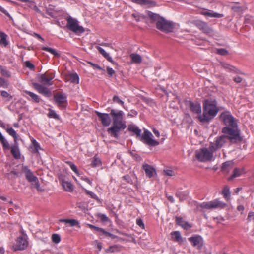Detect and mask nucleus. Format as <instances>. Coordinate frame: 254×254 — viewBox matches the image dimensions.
Instances as JSON below:
<instances>
[{"label":"nucleus","instance_id":"obj_1","mask_svg":"<svg viewBox=\"0 0 254 254\" xmlns=\"http://www.w3.org/2000/svg\"><path fill=\"white\" fill-rule=\"evenodd\" d=\"M219 120L225 126L222 128V133L235 137L241 136V130L238 127L237 120L229 111H224L219 115Z\"/></svg>","mask_w":254,"mask_h":254},{"label":"nucleus","instance_id":"obj_2","mask_svg":"<svg viewBox=\"0 0 254 254\" xmlns=\"http://www.w3.org/2000/svg\"><path fill=\"white\" fill-rule=\"evenodd\" d=\"M110 115L113 119V124L107 129V132L111 137L118 139L119 132L127 127L126 121H124V112L121 110L112 109Z\"/></svg>","mask_w":254,"mask_h":254},{"label":"nucleus","instance_id":"obj_3","mask_svg":"<svg viewBox=\"0 0 254 254\" xmlns=\"http://www.w3.org/2000/svg\"><path fill=\"white\" fill-rule=\"evenodd\" d=\"M110 115L113 119V124L107 129V132L111 137L118 139L119 132L127 127L126 121H124V112L121 110L112 109Z\"/></svg>","mask_w":254,"mask_h":254},{"label":"nucleus","instance_id":"obj_4","mask_svg":"<svg viewBox=\"0 0 254 254\" xmlns=\"http://www.w3.org/2000/svg\"><path fill=\"white\" fill-rule=\"evenodd\" d=\"M219 108L215 100L206 99L203 103V114L198 116L201 122H209L217 114Z\"/></svg>","mask_w":254,"mask_h":254},{"label":"nucleus","instance_id":"obj_5","mask_svg":"<svg viewBox=\"0 0 254 254\" xmlns=\"http://www.w3.org/2000/svg\"><path fill=\"white\" fill-rule=\"evenodd\" d=\"M127 129L135 134L136 138L148 145L155 146L159 144V142L152 139L153 135L147 129L144 130L142 135L141 134V130L135 125H128Z\"/></svg>","mask_w":254,"mask_h":254},{"label":"nucleus","instance_id":"obj_6","mask_svg":"<svg viewBox=\"0 0 254 254\" xmlns=\"http://www.w3.org/2000/svg\"><path fill=\"white\" fill-rule=\"evenodd\" d=\"M228 140L232 143H236L242 140L241 136H236L233 137L228 134L223 133V135L217 137L214 142H211L210 144V149L215 152L221 148L224 144Z\"/></svg>","mask_w":254,"mask_h":254},{"label":"nucleus","instance_id":"obj_7","mask_svg":"<svg viewBox=\"0 0 254 254\" xmlns=\"http://www.w3.org/2000/svg\"><path fill=\"white\" fill-rule=\"evenodd\" d=\"M39 81L41 83H33V87L38 92L47 97L51 96L52 93L49 89L45 85L51 86L53 84L52 81L46 76L45 73L42 74L39 76Z\"/></svg>","mask_w":254,"mask_h":254},{"label":"nucleus","instance_id":"obj_8","mask_svg":"<svg viewBox=\"0 0 254 254\" xmlns=\"http://www.w3.org/2000/svg\"><path fill=\"white\" fill-rule=\"evenodd\" d=\"M214 151L209 148H202L197 150L195 152V156L197 160L201 162H210L214 160L213 153Z\"/></svg>","mask_w":254,"mask_h":254},{"label":"nucleus","instance_id":"obj_9","mask_svg":"<svg viewBox=\"0 0 254 254\" xmlns=\"http://www.w3.org/2000/svg\"><path fill=\"white\" fill-rule=\"evenodd\" d=\"M67 24L66 27L71 31L76 34H80L84 32L83 27L80 26L77 19L68 16L66 18Z\"/></svg>","mask_w":254,"mask_h":254},{"label":"nucleus","instance_id":"obj_10","mask_svg":"<svg viewBox=\"0 0 254 254\" xmlns=\"http://www.w3.org/2000/svg\"><path fill=\"white\" fill-rule=\"evenodd\" d=\"M156 28L166 33L172 32L174 28V23L170 21L166 20L165 18L161 17L157 22L156 23Z\"/></svg>","mask_w":254,"mask_h":254},{"label":"nucleus","instance_id":"obj_11","mask_svg":"<svg viewBox=\"0 0 254 254\" xmlns=\"http://www.w3.org/2000/svg\"><path fill=\"white\" fill-rule=\"evenodd\" d=\"M22 171L25 173V177L27 181L34 185L37 190H40V184L38 178L34 176L33 172L27 166L22 165Z\"/></svg>","mask_w":254,"mask_h":254},{"label":"nucleus","instance_id":"obj_12","mask_svg":"<svg viewBox=\"0 0 254 254\" xmlns=\"http://www.w3.org/2000/svg\"><path fill=\"white\" fill-rule=\"evenodd\" d=\"M226 204L222 201L215 199L209 202H203L200 205L202 208L211 209L217 208H223L226 206Z\"/></svg>","mask_w":254,"mask_h":254},{"label":"nucleus","instance_id":"obj_13","mask_svg":"<svg viewBox=\"0 0 254 254\" xmlns=\"http://www.w3.org/2000/svg\"><path fill=\"white\" fill-rule=\"evenodd\" d=\"M194 24L203 33L209 36L213 35V29L207 23L200 20H196L194 21Z\"/></svg>","mask_w":254,"mask_h":254},{"label":"nucleus","instance_id":"obj_14","mask_svg":"<svg viewBox=\"0 0 254 254\" xmlns=\"http://www.w3.org/2000/svg\"><path fill=\"white\" fill-rule=\"evenodd\" d=\"M54 99L55 103L60 108H64L67 104L66 96L61 93H58L54 95Z\"/></svg>","mask_w":254,"mask_h":254},{"label":"nucleus","instance_id":"obj_15","mask_svg":"<svg viewBox=\"0 0 254 254\" xmlns=\"http://www.w3.org/2000/svg\"><path fill=\"white\" fill-rule=\"evenodd\" d=\"M28 245V242L26 238L19 236L17 239L16 244L13 246V250L15 251L24 250L27 248Z\"/></svg>","mask_w":254,"mask_h":254},{"label":"nucleus","instance_id":"obj_16","mask_svg":"<svg viewBox=\"0 0 254 254\" xmlns=\"http://www.w3.org/2000/svg\"><path fill=\"white\" fill-rule=\"evenodd\" d=\"M95 113L104 127L109 126L112 121L110 114L101 113L98 111H95Z\"/></svg>","mask_w":254,"mask_h":254},{"label":"nucleus","instance_id":"obj_17","mask_svg":"<svg viewBox=\"0 0 254 254\" xmlns=\"http://www.w3.org/2000/svg\"><path fill=\"white\" fill-rule=\"evenodd\" d=\"M188 240L193 247L198 250H201L203 246V239L200 235H194L189 238Z\"/></svg>","mask_w":254,"mask_h":254},{"label":"nucleus","instance_id":"obj_18","mask_svg":"<svg viewBox=\"0 0 254 254\" xmlns=\"http://www.w3.org/2000/svg\"><path fill=\"white\" fill-rule=\"evenodd\" d=\"M187 105L190 108V110L193 113L198 114L199 116L201 115V107L199 103L190 101L188 102Z\"/></svg>","mask_w":254,"mask_h":254},{"label":"nucleus","instance_id":"obj_19","mask_svg":"<svg viewBox=\"0 0 254 254\" xmlns=\"http://www.w3.org/2000/svg\"><path fill=\"white\" fill-rule=\"evenodd\" d=\"M131 2L141 6L148 7L156 6V2L151 0H130Z\"/></svg>","mask_w":254,"mask_h":254},{"label":"nucleus","instance_id":"obj_20","mask_svg":"<svg viewBox=\"0 0 254 254\" xmlns=\"http://www.w3.org/2000/svg\"><path fill=\"white\" fill-rule=\"evenodd\" d=\"M142 168L144 170L146 175L149 177L151 178L156 174L155 169L151 165L147 164H143Z\"/></svg>","mask_w":254,"mask_h":254},{"label":"nucleus","instance_id":"obj_21","mask_svg":"<svg viewBox=\"0 0 254 254\" xmlns=\"http://www.w3.org/2000/svg\"><path fill=\"white\" fill-rule=\"evenodd\" d=\"M11 153L13 157L16 159H19L20 158V152L19 149L17 142H14V144L10 148Z\"/></svg>","mask_w":254,"mask_h":254},{"label":"nucleus","instance_id":"obj_22","mask_svg":"<svg viewBox=\"0 0 254 254\" xmlns=\"http://www.w3.org/2000/svg\"><path fill=\"white\" fill-rule=\"evenodd\" d=\"M201 14L206 17L221 18L224 17L223 14H220L215 12L212 10H203L201 12Z\"/></svg>","mask_w":254,"mask_h":254},{"label":"nucleus","instance_id":"obj_23","mask_svg":"<svg viewBox=\"0 0 254 254\" xmlns=\"http://www.w3.org/2000/svg\"><path fill=\"white\" fill-rule=\"evenodd\" d=\"M221 65L223 68L225 69L226 70H227L230 72H233L236 73H241L240 71L238 69L236 68L235 66H232L227 63H222Z\"/></svg>","mask_w":254,"mask_h":254},{"label":"nucleus","instance_id":"obj_24","mask_svg":"<svg viewBox=\"0 0 254 254\" xmlns=\"http://www.w3.org/2000/svg\"><path fill=\"white\" fill-rule=\"evenodd\" d=\"M233 163L232 161H227L223 163L221 170L224 173H228L233 168Z\"/></svg>","mask_w":254,"mask_h":254},{"label":"nucleus","instance_id":"obj_25","mask_svg":"<svg viewBox=\"0 0 254 254\" xmlns=\"http://www.w3.org/2000/svg\"><path fill=\"white\" fill-rule=\"evenodd\" d=\"M146 13L148 17L150 18V22L151 23L155 22H156V23L157 22V21H159L162 17L159 14L153 13L150 11H147Z\"/></svg>","mask_w":254,"mask_h":254},{"label":"nucleus","instance_id":"obj_26","mask_svg":"<svg viewBox=\"0 0 254 254\" xmlns=\"http://www.w3.org/2000/svg\"><path fill=\"white\" fill-rule=\"evenodd\" d=\"M96 49L98 50L99 52L102 54L103 56L109 62L112 63V64H114V62L113 60L112 57L102 48L100 46H96Z\"/></svg>","mask_w":254,"mask_h":254},{"label":"nucleus","instance_id":"obj_27","mask_svg":"<svg viewBox=\"0 0 254 254\" xmlns=\"http://www.w3.org/2000/svg\"><path fill=\"white\" fill-rule=\"evenodd\" d=\"M244 173V171L243 168H236L233 170V174L228 178V180H232L234 178L241 176Z\"/></svg>","mask_w":254,"mask_h":254},{"label":"nucleus","instance_id":"obj_28","mask_svg":"<svg viewBox=\"0 0 254 254\" xmlns=\"http://www.w3.org/2000/svg\"><path fill=\"white\" fill-rule=\"evenodd\" d=\"M62 186L66 191L72 192L73 190V185L70 182L63 181Z\"/></svg>","mask_w":254,"mask_h":254},{"label":"nucleus","instance_id":"obj_29","mask_svg":"<svg viewBox=\"0 0 254 254\" xmlns=\"http://www.w3.org/2000/svg\"><path fill=\"white\" fill-rule=\"evenodd\" d=\"M24 92L28 96H29L31 98V99L35 102L36 103H39L40 101V97L37 95V94L32 92H30V91H27V90H25L24 91Z\"/></svg>","mask_w":254,"mask_h":254},{"label":"nucleus","instance_id":"obj_30","mask_svg":"<svg viewBox=\"0 0 254 254\" xmlns=\"http://www.w3.org/2000/svg\"><path fill=\"white\" fill-rule=\"evenodd\" d=\"M132 62L135 64H140L142 62V58L140 55L132 53L130 55Z\"/></svg>","mask_w":254,"mask_h":254},{"label":"nucleus","instance_id":"obj_31","mask_svg":"<svg viewBox=\"0 0 254 254\" xmlns=\"http://www.w3.org/2000/svg\"><path fill=\"white\" fill-rule=\"evenodd\" d=\"M59 221L61 222H65L66 223H68L72 227L74 226H78V227H80L78 221L75 219H60Z\"/></svg>","mask_w":254,"mask_h":254},{"label":"nucleus","instance_id":"obj_32","mask_svg":"<svg viewBox=\"0 0 254 254\" xmlns=\"http://www.w3.org/2000/svg\"><path fill=\"white\" fill-rule=\"evenodd\" d=\"M0 72L1 75L3 77L10 78L11 77V73L9 71L7 68L0 65Z\"/></svg>","mask_w":254,"mask_h":254},{"label":"nucleus","instance_id":"obj_33","mask_svg":"<svg viewBox=\"0 0 254 254\" xmlns=\"http://www.w3.org/2000/svg\"><path fill=\"white\" fill-rule=\"evenodd\" d=\"M188 195V193L186 191H177L176 193V196L178 197L181 201L186 199Z\"/></svg>","mask_w":254,"mask_h":254},{"label":"nucleus","instance_id":"obj_34","mask_svg":"<svg viewBox=\"0 0 254 254\" xmlns=\"http://www.w3.org/2000/svg\"><path fill=\"white\" fill-rule=\"evenodd\" d=\"M69 80L71 83L78 84L79 81V78L77 73H69Z\"/></svg>","mask_w":254,"mask_h":254},{"label":"nucleus","instance_id":"obj_35","mask_svg":"<svg viewBox=\"0 0 254 254\" xmlns=\"http://www.w3.org/2000/svg\"><path fill=\"white\" fill-rule=\"evenodd\" d=\"M6 132L12 137H13L14 142H17L18 135L16 131L12 128L9 127L6 129Z\"/></svg>","mask_w":254,"mask_h":254},{"label":"nucleus","instance_id":"obj_36","mask_svg":"<svg viewBox=\"0 0 254 254\" xmlns=\"http://www.w3.org/2000/svg\"><path fill=\"white\" fill-rule=\"evenodd\" d=\"M0 44L6 46L8 44L6 40L7 35L4 33L0 32Z\"/></svg>","mask_w":254,"mask_h":254},{"label":"nucleus","instance_id":"obj_37","mask_svg":"<svg viewBox=\"0 0 254 254\" xmlns=\"http://www.w3.org/2000/svg\"><path fill=\"white\" fill-rule=\"evenodd\" d=\"M42 50L46 51H48L51 53L52 54L54 55L56 57H60V55L59 54L55 49L49 48V47H43L42 48Z\"/></svg>","mask_w":254,"mask_h":254},{"label":"nucleus","instance_id":"obj_38","mask_svg":"<svg viewBox=\"0 0 254 254\" xmlns=\"http://www.w3.org/2000/svg\"><path fill=\"white\" fill-rule=\"evenodd\" d=\"M172 238L176 241L179 242L182 240L181 234L179 231H174L171 233Z\"/></svg>","mask_w":254,"mask_h":254},{"label":"nucleus","instance_id":"obj_39","mask_svg":"<svg viewBox=\"0 0 254 254\" xmlns=\"http://www.w3.org/2000/svg\"><path fill=\"white\" fill-rule=\"evenodd\" d=\"M101 164V161L100 159L99 158L96 157V156H94V157L93 158V160L91 161V165L92 166V167H96L100 166Z\"/></svg>","mask_w":254,"mask_h":254},{"label":"nucleus","instance_id":"obj_40","mask_svg":"<svg viewBox=\"0 0 254 254\" xmlns=\"http://www.w3.org/2000/svg\"><path fill=\"white\" fill-rule=\"evenodd\" d=\"M229 190H230L229 188L227 186H226L224 187L222 193H223L224 197L225 199H228L230 197V192Z\"/></svg>","mask_w":254,"mask_h":254},{"label":"nucleus","instance_id":"obj_41","mask_svg":"<svg viewBox=\"0 0 254 254\" xmlns=\"http://www.w3.org/2000/svg\"><path fill=\"white\" fill-rule=\"evenodd\" d=\"M48 116L50 118H54L55 119H59V116L56 114V113L51 109H49V112L48 114Z\"/></svg>","mask_w":254,"mask_h":254},{"label":"nucleus","instance_id":"obj_42","mask_svg":"<svg viewBox=\"0 0 254 254\" xmlns=\"http://www.w3.org/2000/svg\"><path fill=\"white\" fill-rule=\"evenodd\" d=\"M0 142L1 143L3 150H9L10 148L9 143L7 142V141L5 139V138H3L1 140H0Z\"/></svg>","mask_w":254,"mask_h":254},{"label":"nucleus","instance_id":"obj_43","mask_svg":"<svg viewBox=\"0 0 254 254\" xmlns=\"http://www.w3.org/2000/svg\"><path fill=\"white\" fill-rule=\"evenodd\" d=\"M231 9L235 12L237 13H242L243 11L242 7L237 5H234L231 7Z\"/></svg>","mask_w":254,"mask_h":254},{"label":"nucleus","instance_id":"obj_44","mask_svg":"<svg viewBox=\"0 0 254 254\" xmlns=\"http://www.w3.org/2000/svg\"><path fill=\"white\" fill-rule=\"evenodd\" d=\"M0 95L3 98H7L8 101L12 99V96L6 91H1Z\"/></svg>","mask_w":254,"mask_h":254},{"label":"nucleus","instance_id":"obj_45","mask_svg":"<svg viewBox=\"0 0 254 254\" xmlns=\"http://www.w3.org/2000/svg\"><path fill=\"white\" fill-rule=\"evenodd\" d=\"M66 163L70 166V168L75 173L79 175V171L77 168V167L72 162L67 161L66 162Z\"/></svg>","mask_w":254,"mask_h":254},{"label":"nucleus","instance_id":"obj_46","mask_svg":"<svg viewBox=\"0 0 254 254\" xmlns=\"http://www.w3.org/2000/svg\"><path fill=\"white\" fill-rule=\"evenodd\" d=\"M216 53L222 56L228 54V51L224 48H220L216 50Z\"/></svg>","mask_w":254,"mask_h":254},{"label":"nucleus","instance_id":"obj_47","mask_svg":"<svg viewBox=\"0 0 254 254\" xmlns=\"http://www.w3.org/2000/svg\"><path fill=\"white\" fill-rule=\"evenodd\" d=\"M113 101L114 102L118 103L122 106H124V102L122 100L120 99V98L116 95L114 96L113 97Z\"/></svg>","mask_w":254,"mask_h":254},{"label":"nucleus","instance_id":"obj_48","mask_svg":"<svg viewBox=\"0 0 254 254\" xmlns=\"http://www.w3.org/2000/svg\"><path fill=\"white\" fill-rule=\"evenodd\" d=\"M87 225L88 227L90 228L91 229L94 230V231L99 232L101 233H102V231H103V228L96 227L93 225L88 224Z\"/></svg>","mask_w":254,"mask_h":254},{"label":"nucleus","instance_id":"obj_49","mask_svg":"<svg viewBox=\"0 0 254 254\" xmlns=\"http://www.w3.org/2000/svg\"><path fill=\"white\" fill-rule=\"evenodd\" d=\"M52 240L53 242H54L56 244H57L60 242L61 238L58 234H54L52 236Z\"/></svg>","mask_w":254,"mask_h":254},{"label":"nucleus","instance_id":"obj_50","mask_svg":"<svg viewBox=\"0 0 254 254\" xmlns=\"http://www.w3.org/2000/svg\"><path fill=\"white\" fill-rule=\"evenodd\" d=\"M85 191L86 193L87 194L90 195L92 198L96 200H99V198L98 197V196L95 193L92 192V191H91L89 190H87L86 189H85Z\"/></svg>","mask_w":254,"mask_h":254},{"label":"nucleus","instance_id":"obj_51","mask_svg":"<svg viewBox=\"0 0 254 254\" xmlns=\"http://www.w3.org/2000/svg\"><path fill=\"white\" fill-rule=\"evenodd\" d=\"M32 143L34 147L33 151L35 153H38L39 149L40 148L39 143L34 139L32 141Z\"/></svg>","mask_w":254,"mask_h":254},{"label":"nucleus","instance_id":"obj_52","mask_svg":"<svg viewBox=\"0 0 254 254\" xmlns=\"http://www.w3.org/2000/svg\"><path fill=\"white\" fill-rule=\"evenodd\" d=\"M121 247L120 246H117V245H114L110 246L109 248V251L111 252H118L120 250Z\"/></svg>","mask_w":254,"mask_h":254},{"label":"nucleus","instance_id":"obj_53","mask_svg":"<svg viewBox=\"0 0 254 254\" xmlns=\"http://www.w3.org/2000/svg\"><path fill=\"white\" fill-rule=\"evenodd\" d=\"M25 64L26 67L29 68L31 70L34 69L35 68V65L29 61H26L25 63Z\"/></svg>","mask_w":254,"mask_h":254},{"label":"nucleus","instance_id":"obj_54","mask_svg":"<svg viewBox=\"0 0 254 254\" xmlns=\"http://www.w3.org/2000/svg\"><path fill=\"white\" fill-rule=\"evenodd\" d=\"M7 86V81L4 78L0 77V87H6Z\"/></svg>","mask_w":254,"mask_h":254},{"label":"nucleus","instance_id":"obj_55","mask_svg":"<svg viewBox=\"0 0 254 254\" xmlns=\"http://www.w3.org/2000/svg\"><path fill=\"white\" fill-rule=\"evenodd\" d=\"M123 179L127 183L132 184V181L130 177L128 175H125L123 177Z\"/></svg>","mask_w":254,"mask_h":254},{"label":"nucleus","instance_id":"obj_56","mask_svg":"<svg viewBox=\"0 0 254 254\" xmlns=\"http://www.w3.org/2000/svg\"><path fill=\"white\" fill-rule=\"evenodd\" d=\"M164 173L165 175L168 176H173L175 175L174 172L171 170H164Z\"/></svg>","mask_w":254,"mask_h":254},{"label":"nucleus","instance_id":"obj_57","mask_svg":"<svg viewBox=\"0 0 254 254\" xmlns=\"http://www.w3.org/2000/svg\"><path fill=\"white\" fill-rule=\"evenodd\" d=\"M185 222V221H183L182 218L179 217H176V222L178 225L182 226Z\"/></svg>","mask_w":254,"mask_h":254},{"label":"nucleus","instance_id":"obj_58","mask_svg":"<svg viewBox=\"0 0 254 254\" xmlns=\"http://www.w3.org/2000/svg\"><path fill=\"white\" fill-rule=\"evenodd\" d=\"M107 71L110 77L112 76L115 73V71L112 68L109 67H107Z\"/></svg>","mask_w":254,"mask_h":254},{"label":"nucleus","instance_id":"obj_59","mask_svg":"<svg viewBox=\"0 0 254 254\" xmlns=\"http://www.w3.org/2000/svg\"><path fill=\"white\" fill-rule=\"evenodd\" d=\"M136 224L141 228H144V224L143 221L141 219H137L136 220Z\"/></svg>","mask_w":254,"mask_h":254},{"label":"nucleus","instance_id":"obj_60","mask_svg":"<svg viewBox=\"0 0 254 254\" xmlns=\"http://www.w3.org/2000/svg\"><path fill=\"white\" fill-rule=\"evenodd\" d=\"M182 227L185 230H189L191 227V226L189 223L185 222Z\"/></svg>","mask_w":254,"mask_h":254},{"label":"nucleus","instance_id":"obj_61","mask_svg":"<svg viewBox=\"0 0 254 254\" xmlns=\"http://www.w3.org/2000/svg\"><path fill=\"white\" fill-rule=\"evenodd\" d=\"M46 13L53 18L56 17L55 12L51 11L49 8H47Z\"/></svg>","mask_w":254,"mask_h":254},{"label":"nucleus","instance_id":"obj_62","mask_svg":"<svg viewBox=\"0 0 254 254\" xmlns=\"http://www.w3.org/2000/svg\"><path fill=\"white\" fill-rule=\"evenodd\" d=\"M252 17L249 15H246L245 17L244 22L245 23H250L252 19Z\"/></svg>","mask_w":254,"mask_h":254},{"label":"nucleus","instance_id":"obj_63","mask_svg":"<svg viewBox=\"0 0 254 254\" xmlns=\"http://www.w3.org/2000/svg\"><path fill=\"white\" fill-rule=\"evenodd\" d=\"M0 11L2 12L3 13H4V14H5L6 16H7L8 17H10V18H11V16H10V15L9 14V13L6 10H5L3 8H2L1 6H0Z\"/></svg>","mask_w":254,"mask_h":254},{"label":"nucleus","instance_id":"obj_64","mask_svg":"<svg viewBox=\"0 0 254 254\" xmlns=\"http://www.w3.org/2000/svg\"><path fill=\"white\" fill-rule=\"evenodd\" d=\"M46 76L48 77V78L50 79V81H51V80L54 78L55 75L53 73H45Z\"/></svg>","mask_w":254,"mask_h":254}]
</instances>
